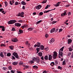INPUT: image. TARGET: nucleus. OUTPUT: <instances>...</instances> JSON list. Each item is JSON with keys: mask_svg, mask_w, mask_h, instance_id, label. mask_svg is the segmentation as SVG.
I'll list each match as a JSON object with an SVG mask.
<instances>
[{"mask_svg": "<svg viewBox=\"0 0 73 73\" xmlns=\"http://www.w3.org/2000/svg\"><path fill=\"white\" fill-rule=\"evenodd\" d=\"M64 46L62 47L59 50V54L60 56H61V57H62V55H63V53H62V52H63V50H64Z\"/></svg>", "mask_w": 73, "mask_h": 73, "instance_id": "nucleus-1", "label": "nucleus"}, {"mask_svg": "<svg viewBox=\"0 0 73 73\" xmlns=\"http://www.w3.org/2000/svg\"><path fill=\"white\" fill-rule=\"evenodd\" d=\"M33 60L35 62H36L37 63H38L40 62V59L39 58H36L35 57H34L33 58Z\"/></svg>", "mask_w": 73, "mask_h": 73, "instance_id": "nucleus-2", "label": "nucleus"}, {"mask_svg": "<svg viewBox=\"0 0 73 73\" xmlns=\"http://www.w3.org/2000/svg\"><path fill=\"white\" fill-rule=\"evenodd\" d=\"M13 55L15 56L17 59H20V57L18 55V54L16 52H14L13 53Z\"/></svg>", "mask_w": 73, "mask_h": 73, "instance_id": "nucleus-3", "label": "nucleus"}, {"mask_svg": "<svg viewBox=\"0 0 73 73\" xmlns=\"http://www.w3.org/2000/svg\"><path fill=\"white\" fill-rule=\"evenodd\" d=\"M53 53L52 57L54 59H55L57 56V53L56 51H54Z\"/></svg>", "mask_w": 73, "mask_h": 73, "instance_id": "nucleus-4", "label": "nucleus"}, {"mask_svg": "<svg viewBox=\"0 0 73 73\" xmlns=\"http://www.w3.org/2000/svg\"><path fill=\"white\" fill-rule=\"evenodd\" d=\"M16 22V20H11L10 21L8 22V23L9 24H12L13 23H15Z\"/></svg>", "mask_w": 73, "mask_h": 73, "instance_id": "nucleus-5", "label": "nucleus"}, {"mask_svg": "<svg viewBox=\"0 0 73 73\" xmlns=\"http://www.w3.org/2000/svg\"><path fill=\"white\" fill-rule=\"evenodd\" d=\"M18 41V40H17V38H13L12 39V41H13V42H17Z\"/></svg>", "mask_w": 73, "mask_h": 73, "instance_id": "nucleus-6", "label": "nucleus"}, {"mask_svg": "<svg viewBox=\"0 0 73 73\" xmlns=\"http://www.w3.org/2000/svg\"><path fill=\"white\" fill-rule=\"evenodd\" d=\"M15 25L16 27H20L21 26V24L19 23H15Z\"/></svg>", "mask_w": 73, "mask_h": 73, "instance_id": "nucleus-7", "label": "nucleus"}, {"mask_svg": "<svg viewBox=\"0 0 73 73\" xmlns=\"http://www.w3.org/2000/svg\"><path fill=\"white\" fill-rule=\"evenodd\" d=\"M0 28L2 29V31H5V27H4V26H0Z\"/></svg>", "mask_w": 73, "mask_h": 73, "instance_id": "nucleus-8", "label": "nucleus"}, {"mask_svg": "<svg viewBox=\"0 0 73 73\" xmlns=\"http://www.w3.org/2000/svg\"><path fill=\"white\" fill-rule=\"evenodd\" d=\"M41 8V5H38V6H37L36 7V9H38V10L40 9Z\"/></svg>", "mask_w": 73, "mask_h": 73, "instance_id": "nucleus-9", "label": "nucleus"}, {"mask_svg": "<svg viewBox=\"0 0 73 73\" xmlns=\"http://www.w3.org/2000/svg\"><path fill=\"white\" fill-rule=\"evenodd\" d=\"M54 41V39L53 38H52L50 40V44H52V43H53Z\"/></svg>", "mask_w": 73, "mask_h": 73, "instance_id": "nucleus-10", "label": "nucleus"}, {"mask_svg": "<svg viewBox=\"0 0 73 73\" xmlns=\"http://www.w3.org/2000/svg\"><path fill=\"white\" fill-rule=\"evenodd\" d=\"M21 27L22 28V29H24V28H27V27H28V25H24L23 26H22Z\"/></svg>", "mask_w": 73, "mask_h": 73, "instance_id": "nucleus-11", "label": "nucleus"}, {"mask_svg": "<svg viewBox=\"0 0 73 73\" xmlns=\"http://www.w3.org/2000/svg\"><path fill=\"white\" fill-rule=\"evenodd\" d=\"M48 59L49 60H52V56L51 55H49Z\"/></svg>", "mask_w": 73, "mask_h": 73, "instance_id": "nucleus-12", "label": "nucleus"}, {"mask_svg": "<svg viewBox=\"0 0 73 73\" xmlns=\"http://www.w3.org/2000/svg\"><path fill=\"white\" fill-rule=\"evenodd\" d=\"M9 3L11 5H12L15 3V1H14V0H12V1H10Z\"/></svg>", "mask_w": 73, "mask_h": 73, "instance_id": "nucleus-13", "label": "nucleus"}, {"mask_svg": "<svg viewBox=\"0 0 73 73\" xmlns=\"http://www.w3.org/2000/svg\"><path fill=\"white\" fill-rule=\"evenodd\" d=\"M66 11H65L64 13H62L61 14V16H65V15H66Z\"/></svg>", "mask_w": 73, "mask_h": 73, "instance_id": "nucleus-14", "label": "nucleus"}, {"mask_svg": "<svg viewBox=\"0 0 73 73\" xmlns=\"http://www.w3.org/2000/svg\"><path fill=\"white\" fill-rule=\"evenodd\" d=\"M54 31H55V28H53L51 30L50 33H53V32H54Z\"/></svg>", "mask_w": 73, "mask_h": 73, "instance_id": "nucleus-15", "label": "nucleus"}, {"mask_svg": "<svg viewBox=\"0 0 73 73\" xmlns=\"http://www.w3.org/2000/svg\"><path fill=\"white\" fill-rule=\"evenodd\" d=\"M23 67H24V68H25L26 69L29 68V66H25L24 65H23Z\"/></svg>", "mask_w": 73, "mask_h": 73, "instance_id": "nucleus-16", "label": "nucleus"}, {"mask_svg": "<svg viewBox=\"0 0 73 73\" xmlns=\"http://www.w3.org/2000/svg\"><path fill=\"white\" fill-rule=\"evenodd\" d=\"M72 42V39H69L68 40V44H69L70 43H71Z\"/></svg>", "mask_w": 73, "mask_h": 73, "instance_id": "nucleus-17", "label": "nucleus"}, {"mask_svg": "<svg viewBox=\"0 0 73 73\" xmlns=\"http://www.w3.org/2000/svg\"><path fill=\"white\" fill-rule=\"evenodd\" d=\"M28 31H31L33 30V28L30 27L28 29Z\"/></svg>", "mask_w": 73, "mask_h": 73, "instance_id": "nucleus-18", "label": "nucleus"}, {"mask_svg": "<svg viewBox=\"0 0 73 73\" xmlns=\"http://www.w3.org/2000/svg\"><path fill=\"white\" fill-rule=\"evenodd\" d=\"M21 3L23 5H25L27 4V3L25 2L24 1H22Z\"/></svg>", "mask_w": 73, "mask_h": 73, "instance_id": "nucleus-19", "label": "nucleus"}, {"mask_svg": "<svg viewBox=\"0 0 73 73\" xmlns=\"http://www.w3.org/2000/svg\"><path fill=\"white\" fill-rule=\"evenodd\" d=\"M38 55L39 56L41 57L42 55V52H40L38 53Z\"/></svg>", "mask_w": 73, "mask_h": 73, "instance_id": "nucleus-20", "label": "nucleus"}, {"mask_svg": "<svg viewBox=\"0 0 73 73\" xmlns=\"http://www.w3.org/2000/svg\"><path fill=\"white\" fill-rule=\"evenodd\" d=\"M52 11V10H48V11H44V13H48V12H50V11Z\"/></svg>", "mask_w": 73, "mask_h": 73, "instance_id": "nucleus-21", "label": "nucleus"}, {"mask_svg": "<svg viewBox=\"0 0 73 73\" xmlns=\"http://www.w3.org/2000/svg\"><path fill=\"white\" fill-rule=\"evenodd\" d=\"M18 63V62H13V65H16Z\"/></svg>", "mask_w": 73, "mask_h": 73, "instance_id": "nucleus-22", "label": "nucleus"}, {"mask_svg": "<svg viewBox=\"0 0 73 73\" xmlns=\"http://www.w3.org/2000/svg\"><path fill=\"white\" fill-rule=\"evenodd\" d=\"M29 63L30 64H33L34 63V60H30L29 61Z\"/></svg>", "mask_w": 73, "mask_h": 73, "instance_id": "nucleus-23", "label": "nucleus"}, {"mask_svg": "<svg viewBox=\"0 0 73 73\" xmlns=\"http://www.w3.org/2000/svg\"><path fill=\"white\" fill-rule=\"evenodd\" d=\"M68 50L69 52H71L73 50V49L71 47H70L68 48Z\"/></svg>", "mask_w": 73, "mask_h": 73, "instance_id": "nucleus-24", "label": "nucleus"}, {"mask_svg": "<svg viewBox=\"0 0 73 73\" xmlns=\"http://www.w3.org/2000/svg\"><path fill=\"white\" fill-rule=\"evenodd\" d=\"M44 58H45V60H47L48 59V55L46 56Z\"/></svg>", "mask_w": 73, "mask_h": 73, "instance_id": "nucleus-25", "label": "nucleus"}, {"mask_svg": "<svg viewBox=\"0 0 73 73\" xmlns=\"http://www.w3.org/2000/svg\"><path fill=\"white\" fill-rule=\"evenodd\" d=\"M50 65H51V66H53L54 65V62H52L50 64Z\"/></svg>", "mask_w": 73, "mask_h": 73, "instance_id": "nucleus-26", "label": "nucleus"}, {"mask_svg": "<svg viewBox=\"0 0 73 73\" xmlns=\"http://www.w3.org/2000/svg\"><path fill=\"white\" fill-rule=\"evenodd\" d=\"M9 47L11 50H13V47L12 46H9Z\"/></svg>", "mask_w": 73, "mask_h": 73, "instance_id": "nucleus-27", "label": "nucleus"}, {"mask_svg": "<svg viewBox=\"0 0 73 73\" xmlns=\"http://www.w3.org/2000/svg\"><path fill=\"white\" fill-rule=\"evenodd\" d=\"M44 49V46L43 45H42L40 46V49L41 50H43Z\"/></svg>", "mask_w": 73, "mask_h": 73, "instance_id": "nucleus-28", "label": "nucleus"}, {"mask_svg": "<svg viewBox=\"0 0 73 73\" xmlns=\"http://www.w3.org/2000/svg\"><path fill=\"white\" fill-rule=\"evenodd\" d=\"M41 21H42V20H40L38 21H37V22L36 23V24H39V23H40L41 22Z\"/></svg>", "mask_w": 73, "mask_h": 73, "instance_id": "nucleus-29", "label": "nucleus"}, {"mask_svg": "<svg viewBox=\"0 0 73 73\" xmlns=\"http://www.w3.org/2000/svg\"><path fill=\"white\" fill-rule=\"evenodd\" d=\"M50 6V5H48L47 6L45 7V9H47V8H48V7H49Z\"/></svg>", "mask_w": 73, "mask_h": 73, "instance_id": "nucleus-30", "label": "nucleus"}, {"mask_svg": "<svg viewBox=\"0 0 73 73\" xmlns=\"http://www.w3.org/2000/svg\"><path fill=\"white\" fill-rule=\"evenodd\" d=\"M7 56L9 57H10L11 56V54L10 53H9L7 54Z\"/></svg>", "mask_w": 73, "mask_h": 73, "instance_id": "nucleus-31", "label": "nucleus"}, {"mask_svg": "<svg viewBox=\"0 0 73 73\" xmlns=\"http://www.w3.org/2000/svg\"><path fill=\"white\" fill-rule=\"evenodd\" d=\"M37 47H40V43L39 42L37 43Z\"/></svg>", "mask_w": 73, "mask_h": 73, "instance_id": "nucleus-32", "label": "nucleus"}, {"mask_svg": "<svg viewBox=\"0 0 73 73\" xmlns=\"http://www.w3.org/2000/svg\"><path fill=\"white\" fill-rule=\"evenodd\" d=\"M19 32L20 34L23 33V31L21 30H19Z\"/></svg>", "mask_w": 73, "mask_h": 73, "instance_id": "nucleus-33", "label": "nucleus"}, {"mask_svg": "<svg viewBox=\"0 0 73 73\" xmlns=\"http://www.w3.org/2000/svg\"><path fill=\"white\" fill-rule=\"evenodd\" d=\"M20 4V3H19L17 2H16L15 3V5H17L18 4Z\"/></svg>", "mask_w": 73, "mask_h": 73, "instance_id": "nucleus-34", "label": "nucleus"}, {"mask_svg": "<svg viewBox=\"0 0 73 73\" xmlns=\"http://www.w3.org/2000/svg\"><path fill=\"white\" fill-rule=\"evenodd\" d=\"M45 65V63L43 62H42V66H44Z\"/></svg>", "mask_w": 73, "mask_h": 73, "instance_id": "nucleus-35", "label": "nucleus"}, {"mask_svg": "<svg viewBox=\"0 0 73 73\" xmlns=\"http://www.w3.org/2000/svg\"><path fill=\"white\" fill-rule=\"evenodd\" d=\"M11 58L12 60H16V58L13 56H11Z\"/></svg>", "mask_w": 73, "mask_h": 73, "instance_id": "nucleus-36", "label": "nucleus"}, {"mask_svg": "<svg viewBox=\"0 0 73 73\" xmlns=\"http://www.w3.org/2000/svg\"><path fill=\"white\" fill-rule=\"evenodd\" d=\"M72 54V53L70 52H68L67 54V56H70Z\"/></svg>", "mask_w": 73, "mask_h": 73, "instance_id": "nucleus-37", "label": "nucleus"}, {"mask_svg": "<svg viewBox=\"0 0 73 73\" xmlns=\"http://www.w3.org/2000/svg\"><path fill=\"white\" fill-rule=\"evenodd\" d=\"M37 68L38 67H37V66L35 65L33 66V69Z\"/></svg>", "mask_w": 73, "mask_h": 73, "instance_id": "nucleus-38", "label": "nucleus"}, {"mask_svg": "<svg viewBox=\"0 0 73 73\" xmlns=\"http://www.w3.org/2000/svg\"><path fill=\"white\" fill-rule=\"evenodd\" d=\"M0 56L1 57H3L4 56L3 55V53H2V52H1L0 53Z\"/></svg>", "mask_w": 73, "mask_h": 73, "instance_id": "nucleus-39", "label": "nucleus"}, {"mask_svg": "<svg viewBox=\"0 0 73 73\" xmlns=\"http://www.w3.org/2000/svg\"><path fill=\"white\" fill-rule=\"evenodd\" d=\"M46 1H47V0H44L42 2V3L43 4H44V3H46Z\"/></svg>", "mask_w": 73, "mask_h": 73, "instance_id": "nucleus-40", "label": "nucleus"}, {"mask_svg": "<svg viewBox=\"0 0 73 73\" xmlns=\"http://www.w3.org/2000/svg\"><path fill=\"white\" fill-rule=\"evenodd\" d=\"M8 68L9 70H11L12 69V66H9L8 67Z\"/></svg>", "mask_w": 73, "mask_h": 73, "instance_id": "nucleus-41", "label": "nucleus"}, {"mask_svg": "<svg viewBox=\"0 0 73 73\" xmlns=\"http://www.w3.org/2000/svg\"><path fill=\"white\" fill-rule=\"evenodd\" d=\"M19 65L21 66V65H23V62H21L19 63Z\"/></svg>", "mask_w": 73, "mask_h": 73, "instance_id": "nucleus-42", "label": "nucleus"}, {"mask_svg": "<svg viewBox=\"0 0 73 73\" xmlns=\"http://www.w3.org/2000/svg\"><path fill=\"white\" fill-rule=\"evenodd\" d=\"M11 73H15V70H11Z\"/></svg>", "mask_w": 73, "mask_h": 73, "instance_id": "nucleus-43", "label": "nucleus"}, {"mask_svg": "<svg viewBox=\"0 0 73 73\" xmlns=\"http://www.w3.org/2000/svg\"><path fill=\"white\" fill-rule=\"evenodd\" d=\"M54 5L55 6V7H58V6H59L60 5V4H56Z\"/></svg>", "mask_w": 73, "mask_h": 73, "instance_id": "nucleus-44", "label": "nucleus"}, {"mask_svg": "<svg viewBox=\"0 0 73 73\" xmlns=\"http://www.w3.org/2000/svg\"><path fill=\"white\" fill-rule=\"evenodd\" d=\"M5 7H7V5H8V3L7 2H5Z\"/></svg>", "mask_w": 73, "mask_h": 73, "instance_id": "nucleus-45", "label": "nucleus"}, {"mask_svg": "<svg viewBox=\"0 0 73 73\" xmlns=\"http://www.w3.org/2000/svg\"><path fill=\"white\" fill-rule=\"evenodd\" d=\"M45 37L46 38H47V37H49V35H48V34H46L45 35Z\"/></svg>", "mask_w": 73, "mask_h": 73, "instance_id": "nucleus-46", "label": "nucleus"}, {"mask_svg": "<svg viewBox=\"0 0 73 73\" xmlns=\"http://www.w3.org/2000/svg\"><path fill=\"white\" fill-rule=\"evenodd\" d=\"M18 23H23V21L22 20H19V21H18Z\"/></svg>", "mask_w": 73, "mask_h": 73, "instance_id": "nucleus-47", "label": "nucleus"}, {"mask_svg": "<svg viewBox=\"0 0 73 73\" xmlns=\"http://www.w3.org/2000/svg\"><path fill=\"white\" fill-rule=\"evenodd\" d=\"M36 49L37 51H38V52H39L40 51V48H37Z\"/></svg>", "mask_w": 73, "mask_h": 73, "instance_id": "nucleus-48", "label": "nucleus"}, {"mask_svg": "<svg viewBox=\"0 0 73 73\" xmlns=\"http://www.w3.org/2000/svg\"><path fill=\"white\" fill-rule=\"evenodd\" d=\"M44 49L46 51H48L49 50V48H44Z\"/></svg>", "mask_w": 73, "mask_h": 73, "instance_id": "nucleus-49", "label": "nucleus"}, {"mask_svg": "<svg viewBox=\"0 0 73 73\" xmlns=\"http://www.w3.org/2000/svg\"><path fill=\"white\" fill-rule=\"evenodd\" d=\"M1 46H5V45L3 44H1Z\"/></svg>", "mask_w": 73, "mask_h": 73, "instance_id": "nucleus-50", "label": "nucleus"}, {"mask_svg": "<svg viewBox=\"0 0 73 73\" xmlns=\"http://www.w3.org/2000/svg\"><path fill=\"white\" fill-rule=\"evenodd\" d=\"M39 15H40L41 16H42L43 15V13L42 12H41L39 14Z\"/></svg>", "mask_w": 73, "mask_h": 73, "instance_id": "nucleus-51", "label": "nucleus"}, {"mask_svg": "<svg viewBox=\"0 0 73 73\" xmlns=\"http://www.w3.org/2000/svg\"><path fill=\"white\" fill-rule=\"evenodd\" d=\"M58 68L59 69H60V70H61V69H62V67L59 66H58Z\"/></svg>", "mask_w": 73, "mask_h": 73, "instance_id": "nucleus-52", "label": "nucleus"}, {"mask_svg": "<svg viewBox=\"0 0 73 73\" xmlns=\"http://www.w3.org/2000/svg\"><path fill=\"white\" fill-rule=\"evenodd\" d=\"M11 31H15V29L14 27H13L12 28V29Z\"/></svg>", "mask_w": 73, "mask_h": 73, "instance_id": "nucleus-53", "label": "nucleus"}, {"mask_svg": "<svg viewBox=\"0 0 73 73\" xmlns=\"http://www.w3.org/2000/svg\"><path fill=\"white\" fill-rule=\"evenodd\" d=\"M66 64V62H65V61L64 60L63 62V65H65Z\"/></svg>", "mask_w": 73, "mask_h": 73, "instance_id": "nucleus-54", "label": "nucleus"}, {"mask_svg": "<svg viewBox=\"0 0 73 73\" xmlns=\"http://www.w3.org/2000/svg\"><path fill=\"white\" fill-rule=\"evenodd\" d=\"M62 29H60L59 31V33H60V32H62Z\"/></svg>", "mask_w": 73, "mask_h": 73, "instance_id": "nucleus-55", "label": "nucleus"}, {"mask_svg": "<svg viewBox=\"0 0 73 73\" xmlns=\"http://www.w3.org/2000/svg\"><path fill=\"white\" fill-rule=\"evenodd\" d=\"M68 16H70V15H71V13H70V12H69L68 13Z\"/></svg>", "mask_w": 73, "mask_h": 73, "instance_id": "nucleus-56", "label": "nucleus"}, {"mask_svg": "<svg viewBox=\"0 0 73 73\" xmlns=\"http://www.w3.org/2000/svg\"><path fill=\"white\" fill-rule=\"evenodd\" d=\"M17 73H23L19 71H17Z\"/></svg>", "mask_w": 73, "mask_h": 73, "instance_id": "nucleus-57", "label": "nucleus"}, {"mask_svg": "<svg viewBox=\"0 0 73 73\" xmlns=\"http://www.w3.org/2000/svg\"><path fill=\"white\" fill-rule=\"evenodd\" d=\"M56 23V22L55 21H53V22H51L52 24H54V23Z\"/></svg>", "mask_w": 73, "mask_h": 73, "instance_id": "nucleus-58", "label": "nucleus"}, {"mask_svg": "<svg viewBox=\"0 0 73 73\" xmlns=\"http://www.w3.org/2000/svg\"><path fill=\"white\" fill-rule=\"evenodd\" d=\"M21 13H19L17 16H19V17L21 16Z\"/></svg>", "mask_w": 73, "mask_h": 73, "instance_id": "nucleus-59", "label": "nucleus"}, {"mask_svg": "<svg viewBox=\"0 0 73 73\" xmlns=\"http://www.w3.org/2000/svg\"><path fill=\"white\" fill-rule=\"evenodd\" d=\"M69 6H70V5L68 4L66 6V7H69Z\"/></svg>", "mask_w": 73, "mask_h": 73, "instance_id": "nucleus-60", "label": "nucleus"}, {"mask_svg": "<svg viewBox=\"0 0 73 73\" xmlns=\"http://www.w3.org/2000/svg\"><path fill=\"white\" fill-rule=\"evenodd\" d=\"M70 57L71 58H73V53L72 54Z\"/></svg>", "mask_w": 73, "mask_h": 73, "instance_id": "nucleus-61", "label": "nucleus"}, {"mask_svg": "<svg viewBox=\"0 0 73 73\" xmlns=\"http://www.w3.org/2000/svg\"><path fill=\"white\" fill-rule=\"evenodd\" d=\"M21 17H24V15L23 14H21Z\"/></svg>", "mask_w": 73, "mask_h": 73, "instance_id": "nucleus-62", "label": "nucleus"}, {"mask_svg": "<svg viewBox=\"0 0 73 73\" xmlns=\"http://www.w3.org/2000/svg\"><path fill=\"white\" fill-rule=\"evenodd\" d=\"M47 72L46 71H44L43 72V73H46Z\"/></svg>", "mask_w": 73, "mask_h": 73, "instance_id": "nucleus-63", "label": "nucleus"}, {"mask_svg": "<svg viewBox=\"0 0 73 73\" xmlns=\"http://www.w3.org/2000/svg\"><path fill=\"white\" fill-rule=\"evenodd\" d=\"M22 9H25V6H23Z\"/></svg>", "mask_w": 73, "mask_h": 73, "instance_id": "nucleus-64", "label": "nucleus"}]
</instances>
